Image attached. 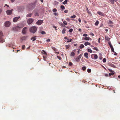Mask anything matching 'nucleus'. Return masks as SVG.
Returning a JSON list of instances; mask_svg holds the SVG:
<instances>
[{
	"mask_svg": "<svg viewBox=\"0 0 120 120\" xmlns=\"http://www.w3.org/2000/svg\"><path fill=\"white\" fill-rule=\"evenodd\" d=\"M32 15L33 14L32 13H29L26 15V17H30L32 16Z\"/></svg>",
	"mask_w": 120,
	"mask_h": 120,
	"instance_id": "16",
	"label": "nucleus"
},
{
	"mask_svg": "<svg viewBox=\"0 0 120 120\" xmlns=\"http://www.w3.org/2000/svg\"><path fill=\"white\" fill-rule=\"evenodd\" d=\"M87 51L89 52L90 53L92 52V50L90 49H87Z\"/></svg>",
	"mask_w": 120,
	"mask_h": 120,
	"instance_id": "30",
	"label": "nucleus"
},
{
	"mask_svg": "<svg viewBox=\"0 0 120 120\" xmlns=\"http://www.w3.org/2000/svg\"><path fill=\"white\" fill-rule=\"evenodd\" d=\"M86 11H87V12L88 13H89V11L88 10V8H87Z\"/></svg>",
	"mask_w": 120,
	"mask_h": 120,
	"instance_id": "56",
	"label": "nucleus"
},
{
	"mask_svg": "<svg viewBox=\"0 0 120 120\" xmlns=\"http://www.w3.org/2000/svg\"><path fill=\"white\" fill-rule=\"evenodd\" d=\"M90 45V43L88 42H86L84 43V45L86 46L88 45Z\"/></svg>",
	"mask_w": 120,
	"mask_h": 120,
	"instance_id": "18",
	"label": "nucleus"
},
{
	"mask_svg": "<svg viewBox=\"0 0 120 120\" xmlns=\"http://www.w3.org/2000/svg\"><path fill=\"white\" fill-rule=\"evenodd\" d=\"M57 56V58H58L60 60L61 59V57H60V56Z\"/></svg>",
	"mask_w": 120,
	"mask_h": 120,
	"instance_id": "50",
	"label": "nucleus"
},
{
	"mask_svg": "<svg viewBox=\"0 0 120 120\" xmlns=\"http://www.w3.org/2000/svg\"><path fill=\"white\" fill-rule=\"evenodd\" d=\"M50 40L49 39H48L47 40V41L48 42H49L50 41Z\"/></svg>",
	"mask_w": 120,
	"mask_h": 120,
	"instance_id": "60",
	"label": "nucleus"
},
{
	"mask_svg": "<svg viewBox=\"0 0 120 120\" xmlns=\"http://www.w3.org/2000/svg\"><path fill=\"white\" fill-rule=\"evenodd\" d=\"M66 31V29L65 28H64L62 31V33L63 34H64Z\"/></svg>",
	"mask_w": 120,
	"mask_h": 120,
	"instance_id": "24",
	"label": "nucleus"
},
{
	"mask_svg": "<svg viewBox=\"0 0 120 120\" xmlns=\"http://www.w3.org/2000/svg\"><path fill=\"white\" fill-rule=\"evenodd\" d=\"M68 10H65L64 11V12L65 13H68Z\"/></svg>",
	"mask_w": 120,
	"mask_h": 120,
	"instance_id": "54",
	"label": "nucleus"
},
{
	"mask_svg": "<svg viewBox=\"0 0 120 120\" xmlns=\"http://www.w3.org/2000/svg\"><path fill=\"white\" fill-rule=\"evenodd\" d=\"M108 70L110 72H114L113 70L109 69H108Z\"/></svg>",
	"mask_w": 120,
	"mask_h": 120,
	"instance_id": "36",
	"label": "nucleus"
},
{
	"mask_svg": "<svg viewBox=\"0 0 120 120\" xmlns=\"http://www.w3.org/2000/svg\"><path fill=\"white\" fill-rule=\"evenodd\" d=\"M69 65L71 66L72 65V64L71 62H70L69 63Z\"/></svg>",
	"mask_w": 120,
	"mask_h": 120,
	"instance_id": "49",
	"label": "nucleus"
},
{
	"mask_svg": "<svg viewBox=\"0 0 120 120\" xmlns=\"http://www.w3.org/2000/svg\"><path fill=\"white\" fill-rule=\"evenodd\" d=\"M75 53L74 52H71L70 56H75Z\"/></svg>",
	"mask_w": 120,
	"mask_h": 120,
	"instance_id": "19",
	"label": "nucleus"
},
{
	"mask_svg": "<svg viewBox=\"0 0 120 120\" xmlns=\"http://www.w3.org/2000/svg\"><path fill=\"white\" fill-rule=\"evenodd\" d=\"M68 21H70V19L68 18H67L66 19Z\"/></svg>",
	"mask_w": 120,
	"mask_h": 120,
	"instance_id": "62",
	"label": "nucleus"
},
{
	"mask_svg": "<svg viewBox=\"0 0 120 120\" xmlns=\"http://www.w3.org/2000/svg\"><path fill=\"white\" fill-rule=\"evenodd\" d=\"M90 35L93 36H94V34L92 33H90Z\"/></svg>",
	"mask_w": 120,
	"mask_h": 120,
	"instance_id": "57",
	"label": "nucleus"
},
{
	"mask_svg": "<svg viewBox=\"0 0 120 120\" xmlns=\"http://www.w3.org/2000/svg\"><path fill=\"white\" fill-rule=\"evenodd\" d=\"M76 17V16L75 15H73L71 16V18H75Z\"/></svg>",
	"mask_w": 120,
	"mask_h": 120,
	"instance_id": "34",
	"label": "nucleus"
},
{
	"mask_svg": "<svg viewBox=\"0 0 120 120\" xmlns=\"http://www.w3.org/2000/svg\"><path fill=\"white\" fill-rule=\"evenodd\" d=\"M12 10L13 9H11L7 11H6L7 14L8 15H11L12 14Z\"/></svg>",
	"mask_w": 120,
	"mask_h": 120,
	"instance_id": "8",
	"label": "nucleus"
},
{
	"mask_svg": "<svg viewBox=\"0 0 120 120\" xmlns=\"http://www.w3.org/2000/svg\"><path fill=\"white\" fill-rule=\"evenodd\" d=\"M67 0H65L64 2H63V4H67Z\"/></svg>",
	"mask_w": 120,
	"mask_h": 120,
	"instance_id": "27",
	"label": "nucleus"
},
{
	"mask_svg": "<svg viewBox=\"0 0 120 120\" xmlns=\"http://www.w3.org/2000/svg\"><path fill=\"white\" fill-rule=\"evenodd\" d=\"M109 44L110 48L113 47L111 43H109Z\"/></svg>",
	"mask_w": 120,
	"mask_h": 120,
	"instance_id": "48",
	"label": "nucleus"
},
{
	"mask_svg": "<svg viewBox=\"0 0 120 120\" xmlns=\"http://www.w3.org/2000/svg\"><path fill=\"white\" fill-rule=\"evenodd\" d=\"M27 37V36H23V37H22V38H21L20 39H21V40L23 41L24 40H26V38Z\"/></svg>",
	"mask_w": 120,
	"mask_h": 120,
	"instance_id": "13",
	"label": "nucleus"
},
{
	"mask_svg": "<svg viewBox=\"0 0 120 120\" xmlns=\"http://www.w3.org/2000/svg\"><path fill=\"white\" fill-rule=\"evenodd\" d=\"M82 40H91V39L89 37H86L85 38H82Z\"/></svg>",
	"mask_w": 120,
	"mask_h": 120,
	"instance_id": "11",
	"label": "nucleus"
},
{
	"mask_svg": "<svg viewBox=\"0 0 120 120\" xmlns=\"http://www.w3.org/2000/svg\"><path fill=\"white\" fill-rule=\"evenodd\" d=\"M82 70L83 71L85 70L86 69V68L85 67H82Z\"/></svg>",
	"mask_w": 120,
	"mask_h": 120,
	"instance_id": "41",
	"label": "nucleus"
},
{
	"mask_svg": "<svg viewBox=\"0 0 120 120\" xmlns=\"http://www.w3.org/2000/svg\"><path fill=\"white\" fill-rule=\"evenodd\" d=\"M22 48L23 49H25V46L24 45H23L22 46Z\"/></svg>",
	"mask_w": 120,
	"mask_h": 120,
	"instance_id": "45",
	"label": "nucleus"
},
{
	"mask_svg": "<svg viewBox=\"0 0 120 120\" xmlns=\"http://www.w3.org/2000/svg\"><path fill=\"white\" fill-rule=\"evenodd\" d=\"M117 0H109V1L112 4H113L114 2H116Z\"/></svg>",
	"mask_w": 120,
	"mask_h": 120,
	"instance_id": "14",
	"label": "nucleus"
},
{
	"mask_svg": "<svg viewBox=\"0 0 120 120\" xmlns=\"http://www.w3.org/2000/svg\"><path fill=\"white\" fill-rule=\"evenodd\" d=\"M99 23V22L98 20H97L95 23V25L96 26H98Z\"/></svg>",
	"mask_w": 120,
	"mask_h": 120,
	"instance_id": "28",
	"label": "nucleus"
},
{
	"mask_svg": "<svg viewBox=\"0 0 120 120\" xmlns=\"http://www.w3.org/2000/svg\"><path fill=\"white\" fill-rule=\"evenodd\" d=\"M37 28L35 26H32L30 29V31L33 33H34L37 31Z\"/></svg>",
	"mask_w": 120,
	"mask_h": 120,
	"instance_id": "2",
	"label": "nucleus"
},
{
	"mask_svg": "<svg viewBox=\"0 0 120 120\" xmlns=\"http://www.w3.org/2000/svg\"><path fill=\"white\" fill-rule=\"evenodd\" d=\"M73 30L72 29H71L69 30V31L70 32H71L73 31Z\"/></svg>",
	"mask_w": 120,
	"mask_h": 120,
	"instance_id": "47",
	"label": "nucleus"
},
{
	"mask_svg": "<svg viewBox=\"0 0 120 120\" xmlns=\"http://www.w3.org/2000/svg\"><path fill=\"white\" fill-rule=\"evenodd\" d=\"M52 48L55 51H56L58 50L57 49H56L54 47H53Z\"/></svg>",
	"mask_w": 120,
	"mask_h": 120,
	"instance_id": "29",
	"label": "nucleus"
},
{
	"mask_svg": "<svg viewBox=\"0 0 120 120\" xmlns=\"http://www.w3.org/2000/svg\"><path fill=\"white\" fill-rule=\"evenodd\" d=\"M84 56L87 58H88V53L87 52H86L84 54Z\"/></svg>",
	"mask_w": 120,
	"mask_h": 120,
	"instance_id": "20",
	"label": "nucleus"
},
{
	"mask_svg": "<svg viewBox=\"0 0 120 120\" xmlns=\"http://www.w3.org/2000/svg\"><path fill=\"white\" fill-rule=\"evenodd\" d=\"M41 33L42 34H45L46 33L45 32L42 31L41 32Z\"/></svg>",
	"mask_w": 120,
	"mask_h": 120,
	"instance_id": "39",
	"label": "nucleus"
},
{
	"mask_svg": "<svg viewBox=\"0 0 120 120\" xmlns=\"http://www.w3.org/2000/svg\"><path fill=\"white\" fill-rule=\"evenodd\" d=\"M93 49L96 51H98V49L96 47H95L93 48Z\"/></svg>",
	"mask_w": 120,
	"mask_h": 120,
	"instance_id": "46",
	"label": "nucleus"
},
{
	"mask_svg": "<svg viewBox=\"0 0 120 120\" xmlns=\"http://www.w3.org/2000/svg\"><path fill=\"white\" fill-rule=\"evenodd\" d=\"M38 13H36L35 14V16H38Z\"/></svg>",
	"mask_w": 120,
	"mask_h": 120,
	"instance_id": "52",
	"label": "nucleus"
},
{
	"mask_svg": "<svg viewBox=\"0 0 120 120\" xmlns=\"http://www.w3.org/2000/svg\"><path fill=\"white\" fill-rule=\"evenodd\" d=\"M79 31L80 32H81L82 31V30L81 29H79Z\"/></svg>",
	"mask_w": 120,
	"mask_h": 120,
	"instance_id": "64",
	"label": "nucleus"
},
{
	"mask_svg": "<svg viewBox=\"0 0 120 120\" xmlns=\"http://www.w3.org/2000/svg\"><path fill=\"white\" fill-rule=\"evenodd\" d=\"M20 18V16H18L16 17H15L13 18V22H16L18 19H19Z\"/></svg>",
	"mask_w": 120,
	"mask_h": 120,
	"instance_id": "9",
	"label": "nucleus"
},
{
	"mask_svg": "<svg viewBox=\"0 0 120 120\" xmlns=\"http://www.w3.org/2000/svg\"><path fill=\"white\" fill-rule=\"evenodd\" d=\"M42 52H41L43 54L45 55L47 54V53L45 50H42Z\"/></svg>",
	"mask_w": 120,
	"mask_h": 120,
	"instance_id": "23",
	"label": "nucleus"
},
{
	"mask_svg": "<svg viewBox=\"0 0 120 120\" xmlns=\"http://www.w3.org/2000/svg\"><path fill=\"white\" fill-rule=\"evenodd\" d=\"M54 14L55 16H56V15H57L58 14V13H57L56 12H55L54 13Z\"/></svg>",
	"mask_w": 120,
	"mask_h": 120,
	"instance_id": "51",
	"label": "nucleus"
},
{
	"mask_svg": "<svg viewBox=\"0 0 120 120\" xmlns=\"http://www.w3.org/2000/svg\"><path fill=\"white\" fill-rule=\"evenodd\" d=\"M94 56V59H97L98 58V56L97 54H93L91 55V57L92 58V57Z\"/></svg>",
	"mask_w": 120,
	"mask_h": 120,
	"instance_id": "12",
	"label": "nucleus"
},
{
	"mask_svg": "<svg viewBox=\"0 0 120 120\" xmlns=\"http://www.w3.org/2000/svg\"><path fill=\"white\" fill-rule=\"evenodd\" d=\"M103 61L104 63H105L106 61V59L105 58H104L103 60Z\"/></svg>",
	"mask_w": 120,
	"mask_h": 120,
	"instance_id": "38",
	"label": "nucleus"
},
{
	"mask_svg": "<svg viewBox=\"0 0 120 120\" xmlns=\"http://www.w3.org/2000/svg\"><path fill=\"white\" fill-rule=\"evenodd\" d=\"M43 22V20H38L36 22V24L38 25H41Z\"/></svg>",
	"mask_w": 120,
	"mask_h": 120,
	"instance_id": "7",
	"label": "nucleus"
},
{
	"mask_svg": "<svg viewBox=\"0 0 120 120\" xmlns=\"http://www.w3.org/2000/svg\"><path fill=\"white\" fill-rule=\"evenodd\" d=\"M114 74V73L113 72H111L109 74V75L110 76L111 75H113Z\"/></svg>",
	"mask_w": 120,
	"mask_h": 120,
	"instance_id": "32",
	"label": "nucleus"
},
{
	"mask_svg": "<svg viewBox=\"0 0 120 120\" xmlns=\"http://www.w3.org/2000/svg\"><path fill=\"white\" fill-rule=\"evenodd\" d=\"M30 5L32 6V7H34V5L33 4H30Z\"/></svg>",
	"mask_w": 120,
	"mask_h": 120,
	"instance_id": "55",
	"label": "nucleus"
},
{
	"mask_svg": "<svg viewBox=\"0 0 120 120\" xmlns=\"http://www.w3.org/2000/svg\"><path fill=\"white\" fill-rule=\"evenodd\" d=\"M78 21L80 22L81 21V20L80 18H79V19H78Z\"/></svg>",
	"mask_w": 120,
	"mask_h": 120,
	"instance_id": "58",
	"label": "nucleus"
},
{
	"mask_svg": "<svg viewBox=\"0 0 120 120\" xmlns=\"http://www.w3.org/2000/svg\"><path fill=\"white\" fill-rule=\"evenodd\" d=\"M2 12V10L0 8V14Z\"/></svg>",
	"mask_w": 120,
	"mask_h": 120,
	"instance_id": "59",
	"label": "nucleus"
},
{
	"mask_svg": "<svg viewBox=\"0 0 120 120\" xmlns=\"http://www.w3.org/2000/svg\"><path fill=\"white\" fill-rule=\"evenodd\" d=\"M70 45H65L66 48L67 49H69V48H70Z\"/></svg>",
	"mask_w": 120,
	"mask_h": 120,
	"instance_id": "22",
	"label": "nucleus"
},
{
	"mask_svg": "<svg viewBox=\"0 0 120 120\" xmlns=\"http://www.w3.org/2000/svg\"><path fill=\"white\" fill-rule=\"evenodd\" d=\"M109 65L110 66L115 68L116 67L114 65L111 63L109 64Z\"/></svg>",
	"mask_w": 120,
	"mask_h": 120,
	"instance_id": "15",
	"label": "nucleus"
},
{
	"mask_svg": "<svg viewBox=\"0 0 120 120\" xmlns=\"http://www.w3.org/2000/svg\"><path fill=\"white\" fill-rule=\"evenodd\" d=\"M84 47V46L83 44H81L79 46V48L80 49H82Z\"/></svg>",
	"mask_w": 120,
	"mask_h": 120,
	"instance_id": "21",
	"label": "nucleus"
},
{
	"mask_svg": "<svg viewBox=\"0 0 120 120\" xmlns=\"http://www.w3.org/2000/svg\"><path fill=\"white\" fill-rule=\"evenodd\" d=\"M83 36L84 37H87L88 36V35L87 34H85L83 35Z\"/></svg>",
	"mask_w": 120,
	"mask_h": 120,
	"instance_id": "43",
	"label": "nucleus"
},
{
	"mask_svg": "<svg viewBox=\"0 0 120 120\" xmlns=\"http://www.w3.org/2000/svg\"><path fill=\"white\" fill-rule=\"evenodd\" d=\"M53 27L55 28L56 30H57V29H56V27L55 26H53Z\"/></svg>",
	"mask_w": 120,
	"mask_h": 120,
	"instance_id": "53",
	"label": "nucleus"
},
{
	"mask_svg": "<svg viewBox=\"0 0 120 120\" xmlns=\"http://www.w3.org/2000/svg\"><path fill=\"white\" fill-rule=\"evenodd\" d=\"M108 22V23H110V24H112L113 23V22L112 21H111V20L109 21Z\"/></svg>",
	"mask_w": 120,
	"mask_h": 120,
	"instance_id": "40",
	"label": "nucleus"
},
{
	"mask_svg": "<svg viewBox=\"0 0 120 120\" xmlns=\"http://www.w3.org/2000/svg\"><path fill=\"white\" fill-rule=\"evenodd\" d=\"M67 40H68V41H67V42H71L72 41V39H67Z\"/></svg>",
	"mask_w": 120,
	"mask_h": 120,
	"instance_id": "31",
	"label": "nucleus"
},
{
	"mask_svg": "<svg viewBox=\"0 0 120 120\" xmlns=\"http://www.w3.org/2000/svg\"><path fill=\"white\" fill-rule=\"evenodd\" d=\"M57 11V10L56 8H54L52 10V11L53 12H56Z\"/></svg>",
	"mask_w": 120,
	"mask_h": 120,
	"instance_id": "44",
	"label": "nucleus"
},
{
	"mask_svg": "<svg viewBox=\"0 0 120 120\" xmlns=\"http://www.w3.org/2000/svg\"><path fill=\"white\" fill-rule=\"evenodd\" d=\"M67 37H65L64 38V39H67Z\"/></svg>",
	"mask_w": 120,
	"mask_h": 120,
	"instance_id": "63",
	"label": "nucleus"
},
{
	"mask_svg": "<svg viewBox=\"0 0 120 120\" xmlns=\"http://www.w3.org/2000/svg\"><path fill=\"white\" fill-rule=\"evenodd\" d=\"M82 55V54H80L76 58H75V59L76 61L78 62L79 61Z\"/></svg>",
	"mask_w": 120,
	"mask_h": 120,
	"instance_id": "4",
	"label": "nucleus"
},
{
	"mask_svg": "<svg viewBox=\"0 0 120 120\" xmlns=\"http://www.w3.org/2000/svg\"><path fill=\"white\" fill-rule=\"evenodd\" d=\"M11 22L8 21H6L4 23V25L6 27H9L11 25Z\"/></svg>",
	"mask_w": 120,
	"mask_h": 120,
	"instance_id": "5",
	"label": "nucleus"
},
{
	"mask_svg": "<svg viewBox=\"0 0 120 120\" xmlns=\"http://www.w3.org/2000/svg\"><path fill=\"white\" fill-rule=\"evenodd\" d=\"M37 37L35 36L34 37H33L32 38H31V39H32V41H35L36 40V38H36V37Z\"/></svg>",
	"mask_w": 120,
	"mask_h": 120,
	"instance_id": "25",
	"label": "nucleus"
},
{
	"mask_svg": "<svg viewBox=\"0 0 120 120\" xmlns=\"http://www.w3.org/2000/svg\"><path fill=\"white\" fill-rule=\"evenodd\" d=\"M60 25H61L62 26H63L64 25L63 24L62 22L60 23Z\"/></svg>",
	"mask_w": 120,
	"mask_h": 120,
	"instance_id": "61",
	"label": "nucleus"
},
{
	"mask_svg": "<svg viewBox=\"0 0 120 120\" xmlns=\"http://www.w3.org/2000/svg\"><path fill=\"white\" fill-rule=\"evenodd\" d=\"M110 48L111 49V51L112 52H114V49L113 47H112L111 48Z\"/></svg>",
	"mask_w": 120,
	"mask_h": 120,
	"instance_id": "37",
	"label": "nucleus"
},
{
	"mask_svg": "<svg viewBox=\"0 0 120 120\" xmlns=\"http://www.w3.org/2000/svg\"><path fill=\"white\" fill-rule=\"evenodd\" d=\"M23 27V26L22 24L19 23L17 25V26L12 28V29L15 31H18L20 30L21 28H22Z\"/></svg>",
	"mask_w": 120,
	"mask_h": 120,
	"instance_id": "1",
	"label": "nucleus"
},
{
	"mask_svg": "<svg viewBox=\"0 0 120 120\" xmlns=\"http://www.w3.org/2000/svg\"><path fill=\"white\" fill-rule=\"evenodd\" d=\"M87 71V72L89 73H90L91 72V70L90 69H88Z\"/></svg>",
	"mask_w": 120,
	"mask_h": 120,
	"instance_id": "33",
	"label": "nucleus"
},
{
	"mask_svg": "<svg viewBox=\"0 0 120 120\" xmlns=\"http://www.w3.org/2000/svg\"><path fill=\"white\" fill-rule=\"evenodd\" d=\"M3 36V33L2 32L0 31V42H3L4 41V40L2 38Z\"/></svg>",
	"mask_w": 120,
	"mask_h": 120,
	"instance_id": "3",
	"label": "nucleus"
},
{
	"mask_svg": "<svg viewBox=\"0 0 120 120\" xmlns=\"http://www.w3.org/2000/svg\"><path fill=\"white\" fill-rule=\"evenodd\" d=\"M34 21L33 19L32 18H29L27 20V22L29 24L32 23Z\"/></svg>",
	"mask_w": 120,
	"mask_h": 120,
	"instance_id": "6",
	"label": "nucleus"
},
{
	"mask_svg": "<svg viewBox=\"0 0 120 120\" xmlns=\"http://www.w3.org/2000/svg\"><path fill=\"white\" fill-rule=\"evenodd\" d=\"M105 39L107 41H109L110 39L107 36H105Z\"/></svg>",
	"mask_w": 120,
	"mask_h": 120,
	"instance_id": "26",
	"label": "nucleus"
},
{
	"mask_svg": "<svg viewBox=\"0 0 120 120\" xmlns=\"http://www.w3.org/2000/svg\"><path fill=\"white\" fill-rule=\"evenodd\" d=\"M61 8L62 9H65V7L63 5H61Z\"/></svg>",
	"mask_w": 120,
	"mask_h": 120,
	"instance_id": "35",
	"label": "nucleus"
},
{
	"mask_svg": "<svg viewBox=\"0 0 120 120\" xmlns=\"http://www.w3.org/2000/svg\"><path fill=\"white\" fill-rule=\"evenodd\" d=\"M27 28L26 27H24L22 30V32L23 34H26V30Z\"/></svg>",
	"mask_w": 120,
	"mask_h": 120,
	"instance_id": "10",
	"label": "nucleus"
},
{
	"mask_svg": "<svg viewBox=\"0 0 120 120\" xmlns=\"http://www.w3.org/2000/svg\"><path fill=\"white\" fill-rule=\"evenodd\" d=\"M98 14L101 16H103L104 15V14L101 12H98Z\"/></svg>",
	"mask_w": 120,
	"mask_h": 120,
	"instance_id": "17",
	"label": "nucleus"
},
{
	"mask_svg": "<svg viewBox=\"0 0 120 120\" xmlns=\"http://www.w3.org/2000/svg\"><path fill=\"white\" fill-rule=\"evenodd\" d=\"M63 23L65 25H67V23L66 21H64L63 22Z\"/></svg>",
	"mask_w": 120,
	"mask_h": 120,
	"instance_id": "42",
	"label": "nucleus"
}]
</instances>
